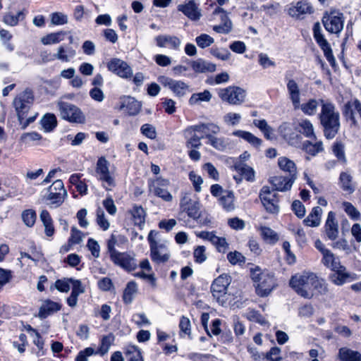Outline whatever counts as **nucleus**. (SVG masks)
<instances>
[{
	"label": "nucleus",
	"mask_w": 361,
	"mask_h": 361,
	"mask_svg": "<svg viewBox=\"0 0 361 361\" xmlns=\"http://www.w3.org/2000/svg\"><path fill=\"white\" fill-rule=\"evenodd\" d=\"M289 284L299 295L307 299L326 291L324 281L312 272L295 274L290 279Z\"/></svg>",
	"instance_id": "obj_1"
},
{
	"label": "nucleus",
	"mask_w": 361,
	"mask_h": 361,
	"mask_svg": "<svg viewBox=\"0 0 361 361\" xmlns=\"http://www.w3.org/2000/svg\"><path fill=\"white\" fill-rule=\"evenodd\" d=\"M322 110L319 116L321 123L324 128V134L328 139L333 138L337 133L340 123L339 113L336 111L334 104L323 99L319 100Z\"/></svg>",
	"instance_id": "obj_2"
},
{
	"label": "nucleus",
	"mask_w": 361,
	"mask_h": 361,
	"mask_svg": "<svg viewBox=\"0 0 361 361\" xmlns=\"http://www.w3.org/2000/svg\"><path fill=\"white\" fill-rule=\"evenodd\" d=\"M251 277L255 292L259 297H267L277 286V281L273 272H252Z\"/></svg>",
	"instance_id": "obj_3"
},
{
	"label": "nucleus",
	"mask_w": 361,
	"mask_h": 361,
	"mask_svg": "<svg viewBox=\"0 0 361 361\" xmlns=\"http://www.w3.org/2000/svg\"><path fill=\"white\" fill-rule=\"evenodd\" d=\"M157 235V232L151 231L148 235L151 257L157 263H164L169 259L170 252L165 242L156 240Z\"/></svg>",
	"instance_id": "obj_4"
},
{
	"label": "nucleus",
	"mask_w": 361,
	"mask_h": 361,
	"mask_svg": "<svg viewBox=\"0 0 361 361\" xmlns=\"http://www.w3.org/2000/svg\"><path fill=\"white\" fill-rule=\"evenodd\" d=\"M34 101V95L32 90L26 89L18 94L12 102L18 119H22L24 114L29 111Z\"/></svg>",
	"instance_id": "obj_5"
},
{
	"label": "nucleus",
	"mask_w": 361,
	"mask_h": 361,
	"mask_svg": "<svg viewBox=\"0 0 361 361\" xmlns=\"http://www.w3.org/2000/svg\"><path fill=\"white\" fill-rule=\"evenodd\" d=\"M57 106L61 117L72 123H82L85 121V116L81 110L75 105L59 101Z\"/></svg>",
	"instance_id": "obj_6"
},
{
	"label": "nucleus",
	"mask_w": 361,
	"mask_h": 361,
	"mask_svg": "<svg viewBox=\"0 0 361 361\" xmlns=\"http://www.w3.org/2000/svg\"><path fill=\"white\" fill-rule=\"evenodd\" d=\"M218 95L223 102L232 105H240L245 102L246 92L239 87L229 86L220 89Z\"/></svg>",
	"instance_id": "obj_7"
},
{
	"label": "nucleus",
	"mask_w": 361,
	"mask_h": 361,
	"mask_svg": "<svg viewBox=\"0 0 361 361\" xmlns=\"http://www.w3.org/2000/svg\"><path fill=\"white\" fill-rule=\"evenodd\" d=\"M67 196V192L64 188L61 180H55L48 188L46 200L49 204L54 207H59Z\"/></svg>",
	"instance_id": "obj_8"
},
{
	"label": "nucleus",
	"mask_w": 361,
	"mask_h": 361,
	"mask_svg": "<svg viewBox=\"0 0 361 361\" xmlns=\"http://www.w3.org/2000/svg\"><path fill=\"white\" fill-rule=\"evenodd\" d=\"M109 164L106 158L102 157L99 158L96 166V173L98 175V178L102 181L103 187L107 190H111L116 185L114 177L109 171Z\"/></svg>",
	"instance_id": "obj_9"
},
{
	"label": "nucleus",
	"mask_w": 361,
	"mask_h": 361,
	"mask_svg": "<svg viewBox=\"0 0 361 361\" xmlns=\"http://www.w3.org/2000/svg\"><path fill=\"white\" fill-rule=\"evenodd\" d=\"M259 199L267 212L276 214L279 211L278 194L269 186H263L259 192Z\"/></svg>",
	"instance_id": "obj_10"
},
{
	"label": "nucleus",
	"mask_w": 361,
	"mask_h": 361,
	"mask_svg": "<svg viewBox=\"0 0 361 361\" xmlns=\"http://www.w3.org/2000/svg\"><path fill=\"white\" fill-rule=\"evenodd\" d=\"M231 282V277L226 273H224L216 279L212 284L211 290L214 298L221 305L226 302L225 296L227 288Z\"/></svg>",
	"instance_id": "obj_11"
},
{
	"label": "nucleus",
	"mask_w": 361,
	"mask_h": 361,
	"mask_svg": "<svg viewBox=\"0 0 361 361\" xmlns=\"http://www.w3.org/2000/svg\"><path fill=\"white\" fill-rule=\"evenodd\" d=\"M159 82L164 87L169 89L177 97H183L190 92V85L182 80H176L162 75L158 78Z\"/></svg>",
	"instance_id": "obj_12"
},
{
	"label": "nucleus",
	"mask_w": 361,
	"mask_h": 361,
	"mask_svg": "<svg viewBox=\"0 0 361 361\" xmlns=\"http://www.w3.org/2000/svg\"><path fill=\"white\" fill-rule=\"evenodd\" d=\"M322 23L329 32L338 34L343 29V15L336 11L331 12L323 16Z\"/></svg>",
	"instance_id": "obj_13"
},
{
	"label": "nucleus",
	"mask_w": 361,
	"mask_h": 361,
	"mask_svg": "<svg viewBox=\"0 0 361 361\" xmlns=\"http://www.w3.org/2000/svg\"><path fill=\"white\" fill-rule=\"evenodd\" d=\"M169 184V180L157 177L150 181L149 189L156 196L161 197L166 202H171L173 200V196L167 190Z\"/></svg>",
	"instance_id": "obj_14"
},
{
	"label": "nucleus",
	"mask_w": 361,
	"mask_h": 361,
	"mask_svg": "<svg viewBox=\"0 0 361 361\" xmlns=\"http://www.w3.org/2000/svg\"><path fill=\"white\" fill-rule=\"evenodd\" d=\"M180 207L181 210L186 212L190 218L197 219L200 216V203L192 200L190 193L183 194L180 199Z\"/></svg>",
	"instance_id": "obj_15"
},
{
	"label": "nucleus",
	"mask_w": 361,
	"mask_h": 361,
	"mask_svg": "<svg viewBox=\"0 0 361 361\" xmlns=\"http://www.w3.org/2000/svg\"><path fill=\"white\" fill-rule=\"evenodd\" d=\"M196 235L204 240L209 241L219 252L225 253L229 249V245L226 238L216 235L214 231H201L197 233Z\"/></svg>",
	"instance_id": "obj_16"
},
{
	"label": "nucleus",
	"mask_w": 361,
	"mask_h": 361,
	"mask_svg": "<svg viewBox=\"0 0 361 361\" xmlns=\"http://www.w3.org/2000/svg\"><path fill=\"white\" fill-rule=\"evenodd\" d=\"M313 34L315 41L324 51V54L326 56V59L329 62L334 61V57L333 55L332 49L330 47L329 43L324 38L322 34L319 23H314L313 27Z\"/></svg>",
	"instance_id": "obj_17"
},
{
	"label": "nucleus",
	"mask_w": 361,
	"mask_h": 361,
	"mask_svg": "<svg viewBox=\"0 0 361 361\" xmlns=\"http://www.w3.org/2000/svg\"><path fill=\"white\" fill-rule=\"evenodd\" d=\"M109 71L121 78H128L133 74L131 68L123 61L114 59L108 63Z\"/></svg>",
	"instance_id": "obj_18"
},
{
	"label": "nucleus",
	"mask_w": 361,
	"mask_h": 361,
	"mask_svg": "<svg viewBox=\"0 0 361 361\" xmlns=\"http://www.w3.org/2000/svg\"><path fill=\"white\" fill-rule=\"evenodd\" d=\"M178 9L192 20H199L201 16L200 10L194 0H185L184 4L178 6Z\"/></svg>",
	"instance_id": "obj_19"
},
{
	"label": "nucleus",
	"mask_w": 361,
	"mask_h": 361,
	"mask_svg": "<svg viewBox=\"0 0 361 361\" xmlns=\"http://www.w3.org/2000/svg\"><path fill=\"white\" fill-rule=\"evenodd\" d=\"M61 304L57 302L52 301L49 299L42 301L38 312V317L40 319H45L48 316L57 312L61 309Z\"/></svg>",
	"instance_id": "obj_20"
},
{
	"label": "nucleus",
	"mask_w": 361,
	"mask_h": 361,
	"mask_svg": "<svg viewBox=\"0 0 361 361\" xmlns=\"http://www.w3.org/2000/svg\"><path fill=\"white\" fill-rule=\"evenodd\" d=\"M214 15H220L221 24L214 26V30L219 33L227 34L232 30V23L228 18L227 13L220 7H217L213 12Z\"/></svg>",
	"instance_id": "obj_21"
},
{
	"label": "nucleus",
	"mask_w": 361,
	"mask_h": 361,
	"mask_svg": "<svg viewBox=\"0 0 361 361\" xmlns=\"http://www.w3.org/2000/svg\"><path fill=\"white\" fill-rule=\"evenodd\" d=\"M325 233L327 237L334 240L338 235V224L336 219V214L333 212H329L325 223Z\"/></svg>",
	"instance_id": "obj_22"
},
{
	"label": "nucleus",
	"mask_w": 361,
	"mask_h": 361,
	"mask_svg": "<svg viewBox=\"0 0 361 361\" xmlns=\"http://www.w3.org/2000/svg\"><path fill=\"white\" fill-rule=\"evenodd\" d=\"M295 180V177L294 176L292 178L278 176L271 178L270 183L275 188L274 190L286 191L291 188Z\"/></svg>",
	"instance_id": "obj_23"
},
{
	"label": "nucleus",
	"mask_w": 361,
	"mask_h": 361,
	"mask_svg": "<svg viewBox=\"0 0 361 361\" xmlns=\"http://www.w3.org/2000/svg\"><path fill=\"white\" fill-rule=\"evenodd\" d=\"M188 64L197 73H212L216 71V65L202 59L195 61H188Z\"/></svg>",
	"instance_id": "obj_24"
},
{
	"label": "nucleus",
	"mask_w": 361,
	"mask_h": 361,
	"mask_svg": "<svg viewBox=\"0 0 361 361\" xmlns=\"http://www.w3.org/2000/svg\"><path fill=\"white\" fill-rule=\"evenodd\" d=\"M157 45L159 47H166L172 49H178L180 44V39L173 35H159L155 37Z\"/></svg>",
	"instance_id": "obj_25"
},
{
	"label": "nucleus",
	"mask_w": 361,
	"mask_h": 361,
	"mask_svg": "<svg viewBox=\"0 0 361 361\" xmlns=\"http://www.w3.org/2000/svg\"><path fill=\"white\" fill-rule=\"evenodd\" d=\"M111 259L115 264L119 265L123 269L134 270L137 268L134 258L128 254L118 252L117 255H114Z\"/></svg>",
	"instance_id": "obj_26"
},
{
	"label": "nucleus",
	"mask_w": 361,
	"mask_h": 361,
	"mask_svg": "<svg viewBox=\"0 0 361 361\" xmlns=\"http://www.w3.org/2000/svg\"><path fill=\"white\" fill-rule=\"evenodd\" d=\"M287 90L294 109H299L300 106V92L298 85L294 80L290 79L287 83Z\"/></svg>",
	"instance_id": "obj_27"
},
{
	"label": "nucleus",
	"mask_w": 361,
	"mask_h": 361,
	"mask_svg": "<svg viewBox=\"0 0 361 361\" xmlns=\"http://www.w3.org/2000/svg\"><path fill=\"white\" fill-rule=\"evenodd\" d=\"M120 109H125L129 115L134 116L140 112L141 105L135 98L131 97H124L122 98V103Z\"/></svg>",
	"instance_id": "obj_28"
},
{
	"label": "nucleus",
	"mask_w": 361,
	"mask_h": 361,
	"mask_svg": "<svg viewBox=\"0 0 361 361\" xmlns=\"http://www.w3.org/2000/svg\"><path fill=\"white\" fill-rule=\"evenodd\" d=\"M76 55V51L71 47L61 45L57 48V51L53 56V59H56L63 62H69Z\"/></svg>",
	"instance_id": "obj_29"
},
{
	"label": "nucleus",
	"mask_w": 361,
	"mask_h": 361,
	"mask_svg": "<svg viewBox=\"0 0 361 361\" xmlns=\"http://www.w3.org/2000/svg\"><path fill=\"white\" fill-rule=\"evenodd\" d=\"M312 13V7L306 1H299L289 8L288 13L293 18H300L301 15Z\"/></svg>",
	"instance_id": "obj_30"
},
{
	"label": "nucleus",
	"mask_w": 361,
	"mask_h": 361,
	"mask_svg": "<svg viewBox=\"0 0 361 361\" xmlns=\"http://www.w3.org/2000/svg\"><path fill=\"white\" fill-rule=\"evenodd\" d=\"M302 149L312 156H315L324 150L323 143L317 138L316 140H306L302 145Z\"/></svg>",
	"instance_id": "obj_31"
},
{
	"label": "nucleus",
	"mask_w": 361,
	"mask_h": 361,
	"mask_svg": "<svg viewBox=\"0 0 361 361\" xmlns=\"http://www.w3.org/2000/svg\"><path fill=\"white\" fill-rule=\"evenodd\" d=\"M205 137L208 140V143L219 151L223 152L230 147L228 138L218 137L211 134H206Z\"/></svg>",
	"instance_id": "obj_32"
},
{
	"label": "nucleus",
	"mask_w": 361,
	"mask_h": 361,
	"mask_svg": "<svg viewBox=\"0 0 361 361\" xmlns=\"http://www.w3.org/2000/svg\"><path fill=\"white\" fill-rule=\"evenodd\" d=\"M338 358L340 361H361V353L346 347L338 350Z\"/></svg>",
	"instance_id": "obj_33"
},
{
	"label": "nucleus",
	"mask_w": 361,
	"mask_h": 361,
	"mask_svg": "<svg viewBox=\"0 0 361 361\" xmlns=\"http://www.w3.org/2000/svg\"><path fill=\"white\" fill-rule=\"evenodd\" d=\"M278 166L281 170L289 173L290 177L297 178V167L295 162L286 157H281L278 159Z\"/></svg>",
	"instance_id": "obj_34"
},
{
	"label": "nucleus",
	"mask_w": 361,
	"mask_h": 361,
	"mask_svg": "<svg viewBox=\"0 0 361 361\" xmlns=\"http://www.w3.org/2000/svg\"><path fill=\"white\" fill-rule=\"evenodd\" d=\"M322 213V208L319 207H314L310 214L304 220L305 224L312 227L318 226L320 224Z\"/></svg>",
	"instance_id": "obj_35"
},
{
	"label": "nucleus",
	"mask_w": 361,
	"mask_h": 361,
	"mask_svg": "<svg viewBox=\"0 0 361 361\" xmlns=\"http://www.w3.org/2000/svg\"><path fill=\"white\" fill-rule=\"evenodd\" d=\"M133 221L135 225L142 228L145 222V211L141 206L134 205L130 210Z\"/></svg>",
	"instance_id": "obj_36"
},
{
	"label": "nucleus",
	"mask_w": 361,
	"mask_h": 361,
	"mask_svg": "<svg viewBox=\"0 0 361 361\" xmlns=\"http://www.w3.org/2000/svg\"><path fill=\"white\" fill-rule=\"evenodd\" d=\"M232 134L236 137L243 139L255 147H259L262 144V140L257 137L250 132L237 130L233 131Z\"/></svg>",
	"instance_id": "obj_37"
},
{
	"label": "nucleus",
	"mask_w": 361,
	"mask_h": 361,
	"mask_svg": "<svg viewBox=\"0 0 361 361\" xmlns=\"http://www.w3.org/2000/svg\"><path fill=\"white\" fill-rule=\"evenodd\" d=\"M84 238V234L78 230L76 227H72L71 231V236L68 240V245H65L62 247V250L65 252L68 251L69 247L73 246L76 244H80Z\"/></svg>",
	"instance_id": "obj_38"
},
{
	"label": "nucleus",
	"mask_w": 361,
	"mask_h": 361,
	"mask_svg": "<svg viewBox=\"0 0 361 361\" xmlns=\"http://www.w3.org/2000/svg\"><path fill=\"white\" fill-rule=\"evenodd\" d=\"M212 98V93L206 90L202 92L194 93L191 95L188 100V103L191 106L200 104L201 102H209Z\"/></svg>",
	"instance_id": "obj_39"
},
{
	"label": "nucleus",
	"mask_w": 361,
	"mask_h": 361,
	"mask_svg": "<svg viewBox=\"0 0 361 361\" xmlns=\"http://www.w3.org/2000/svg\"><path fill=\"white\" fill-rule=\"evenodd\" d=\"M298 130L300 133L303 134L306 137L316 140L314 127L310 121L307 119L301 120L298 123Z\"/></svg>",
	"instance_id": "obj_40"
},
{
	"label": "nucleus",
	"mask_w": 361,
	"mask_h": 361,
	"mask_svg": "<svg viewBox=\"0 0 361 361\" xmlns=\"http://www.w3.org/2000/svg\"><path fill=\"white\" fill-rule=\"evenodd\" d=\"M66 32L59 31L56 32H51L47 35L41 39V42L44 45H50L61 42L64 39Z\"/></svg>",
	"instance_id": "obj_41"
},
{
	"label": "nucleus",
	"mask_w": 361,
	"mask_h": 361,
	"mask_svg": "<svg viewBox=\"0 0 361 361\" xmlns=\"http://www.w3.org/2000/svg\"><path fill=\"white\" fill-rule=\"evenodd\" d=\"M219 202L224 209L228 212L234 210V194L231 191H224L219 198Z\"/></svg>",
	"instance_id": "obj_42"
},
{
	"label": "nucleus",
	"mask_w": 361,
	"mask_h": 361,
	"mask_svg": "<svg viewBox=\"0 0 361 361\" xmlns=\"http://www.w3.org/2000/svg\"><path fill=\"white\" fill-rule=\"evenodd\" d=\"M322 262L325 266L331 269V271H339V262L330 250L324 251Z\"/></svg>",
	"instance_id": "obj_43"
},
{
	"label": "nucleus",
	"mask_w": 361,
	"mask_h": 361,
	"mask_svg": "<svg viewBox=\"0 0 361 361\" xmlns=\"http://www.w3.org/2000/svg\"><path fill=\"white\" fill-rule=\"evenodd\" d=\"M137 292V286L135 282L130 281L127 283L123 294V300L125 303L130 304L133 302Z\"/></svg>",
	"instance_id": "obj_44"
},
{
	"label": "nucleus",
	"mask_w": 361,
	"mask_h": 361,
	"mask_svg": "<svg viewBox=\"0 0 361 361\" xmlns=\"http://www.w3.org/2000/svg\"><path fill=\"white\" fill-rule=\"evenodd\" d=\"M259 230L262 238L267 243L270 244H274L279 240L277 233L271 228L266 226H261Z\"/></svg>",
	"instance_id": "obj_45"
},
{
	"label": "nucleus",
	"mask_w": 361,
	"mask_h": 361,
	"mask_svg": "<svg viewBox=\"0 0 361 361\" xmlns=\"http://www.w3.org/2000/svg\"><path fill=\"white\" fill-rule=\"evenodd\" d=\"M340 182L342 189L351 194L354 192L355 188L352 183V176L347 172H342L340 175Z\"/></svg>",
	"instance_id": "obj_46"
},
{
	"label": "nucleus",
	"mask_w": 361,
	"mask_h": 361,
	"mask_svg": "<svg viewBox=\"0 0 361 361\" xmlns=\"http://www.w3.org/2000/svg\"><path fill=\"white\" fill-rule=\"evenodd\" d=\"M25 14L23 11H18L16 14L8 13L4 15L3 21L8 25L15 26L18 22L23 20Z\"/></svg>",
	"instance_id": "obj_47"
},
{
	"label": "nucleus",
	"mask_w": 361,
	"mask_h": 361,
	"mask_svg": "<svg viewBox=\"0 0 361 361\" xmlns=\"http://www.w3.org/2000/svg\"><path fill=\"white\" fill-rule=\"evenodd\" d=\"M330 280L336 285L341 286L350 281L352 277L348 272H334L330 275Z\"/></svg>",
	"instance_id": "obj_48"
},
{
	"label": "nucleus",
	"mask_w": 361,
	"mask_h": 361,
	"mask_svg": "<svg viewBox=\"0 0 361 361\" xmlns=\"http://www.w3.org/2000/svg\"><path fill=\"white\" fill-rule=\"evenodd\" d=\"M42 126L45 131L52 130L57 124L56 118L53 114H47L42 118Z\"/></svg>",
	"instance_id": "obj_49"
},
{
	"label": "nucleus",
	"mask_w": 361,
	"mask_h": 361,
	"mask_svg": "<svg viewBox=\"0 0 361 361\" xmlns=\"http://www.w3.org/2000/svg\"><path fill=\"white\" fill-rule=\"evenodd\" d=\"M125 353L128 361H143L140 350L135 345L128 346Z\"/></svg>",
	"instance_id": "obj_50"
},
{
	"label": "nucleus",
	"mask_w": 361,
	"mask_h": 361,
	"mask_svg": "<svg viewBox=\"0 0 361 361\" xmlns=\"http://www.w3.org/2000/svg\"><path fill=\"white\" fill-rule=\"evenodd\" d=\"M22 143L27 146H31L32 142L42 140V136L36 132L23 133L20 138Z\"/></svg>",
	"instance_id": "obj_51"
},
{
	"label": "nucleus",
	"mask_w": 361,
	"mask_h": 361,
	"mask_svg": "<svg viewBox=\"0 0 361 361\" xmlns=\"http://www.w3.org/2000/svg\"><path fill=\"white\" fill-rule=\"evenodd\" d=\"M50 20L54 25H62L68 23V17L62 12H54L50 14Z\"/></svg>",
	"instance_id": "obj_52"
},
{
	"label": "nucleus",
	"mask_w": 361,
	"mask_h": 361,
	"mask_svg": "<svg viewBox=\"0 0 361 361\" xmlns=\"http://www.w3.org/2000/svg\"><path fill=\"white\" fill-rule=\"evenodd\" d=\"M332 151L334 154L337 158L338 161L345 164L346 158L345 154V147L344 145L341 142H336L332 146Z\"/></svg>",
	"instance_id": "obj_53"
},
{
	"label": "nucleus",
	"mask_w": 361,
	"mask_h": 361,
	"mask_svg": "<svg viewBox=\"0 0 361 361\" xmlns=\"http://www.w3.org/2000/svg\"><path fill=\"white\" fill-rule=\"evenodd\" d=\"M318 104L316 99H310L307 103L300 104V108L305 114L311 116L316 114Z\"/></svg>",
	"instance_id": "obj_54"
},
{
	"label": "nucleus",
	"mask_w": 361,
	"mask_h": 361,
	"mask_svg": "<svg viewBox=\"0 0 361 361\" xmlns=\"http://www.w3.org/2000/svg\"><path fill=\"white\" fill-rule=\"evenodd\" d=\"M114 341V336L111 334L102 338L99 348V351L101 355L107 353Z\"/></svg>",
	"instance_id": "obj_55"
},
{
	"label": "nucleus",
	"mask_w": 361,
	"mask_h": 361,
	"mask_svg": "<svg viewBox=\"0 0 361 361\" xmlns=\"http://www.w3.org/2000/svg\"><path fill=\"white\" fill-rule=\"evenodd\" d=\"M241 120V115L238 113L228 112L223 117L224 122L228 126H237Z\"/></svg>",
	"instance_id": "obj_56"
},
{
	"label": "nucleus",
	"mask_w": 361,
	"mask_h": 361,
	"mask_svg": "<svg viewBox=\"0 0 361 361\" xmlns=\"http://www.w3.org/2000/svg\"><path fill=\"white\" fill-rule=\"evenodd\" d=\"M247 319L252 322L259 323L262 325L267 324L266 319L258 312L254 310H250L246 313Z\"/></svg>",
	"instance_id": "obj_57"
},
{
	"label": "nucleus",
	"mask_w": 361,
	"mask_h": 361,
	"mask_svg": "<svg viewBox=\"0 0 361 361\" xmlns=\"http://www.w3.org/2000/svg\"><path fill=\"white\" fill-rule=\"evenodd\" d=\"M343 207L347 214L353 220H358L360 217V212L350 202H344Z\"/></svg>",
	"instance_id": "obj_58"
},
{
	"label": "nucleus",
	"mask_w": 361,
	"mask_h": 361,
	"mask_svg": "<svg viewBox=\"0 0 361 361\" xmlns=\"http://www.w3.org/2000/svg\"><path fill=\"white\" fill-rule=\"evenodd\" d=\"M22 219L27 226L32 227L36 220V214L32 209L25 210L22 213Z\"/></svg>",
	"instance_id": "obj_59"
},
{
	"label": "nucleus",
	"mask_w": 361,
	"mask_h": 361,
	"mask_svg": "<svg viewBox=\"0 0 361 361\" xmlns=\"http://www.w3.org/2000/svg\"><path fill=\"white\" fill-rule=\"evenodd\" d=\"M238 171L241 176L248 181H252L255 179V171L252 168L247 165H240L238 166Z\"/></svg>",
	"instance_id": "obj_60"
},
{
	"label": "nucleus",
	"mask_w": 361,
	"mask_h": 361,
	"mask_svg": "<svg viewBox=\"0 0 361 361\" xmlns=\"http://www.w3.org/2000/svg\"><path fill=\"white\" fill-rule=\"evenodd\" d=\"M179 328L180 331V336H183V334L188 336L191 334V324L190 319L186 317H181L179 322Z\"/></svg>",
	"instance_id": "obj_61"
},
{
	"label": "nucleus",
	"mask_w": 361,
	"mask_h": 361,
	"mask_svg": "<svg viewBox=\"0 0 361 361\" xmlns=\"http://www.w3.org/2000/svg\"><path fill=\"white\" fill-rule=\"evenodd\" d=\"M189 179L192 182L195 190L197 192H201V185L203 183L202 178L198 174H197L195 171H190L189 173Z\"/></svg>",
	"instance_id": "obj_62"
},
{
	"label": "nucleus",
	"mask_w": 361,
	"mask_h": 361,
	"mask_svg": "<svg viewBox=\"0 0 361 361\" xmlns=\"http://www.w3.org/2000/svg\"><path fill=\"white\" fill-rule=\"evenodd\" d=\"M196 43L200 48H206L214 43V39L207 34H202L195 39Z\"/></svg>",
	"instance_id": "obj_63"
},
{
	"label": "nucleus",
	"mask_w": 361,
	"mask_h": 361,
	"mask_svg": "<svg viewBox=\"0 0 361 361\" xmlns=\"http://www.w3.org/2000/svg\"><path fill=\"white\" fill-rule=\"evenodd\" d=\"M71 279H58L54 283L56 290L60 292L67 293L71 289Z\"/></svg>",
	"instance_id": "obj_64"
}]
</instances>
